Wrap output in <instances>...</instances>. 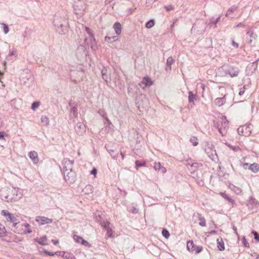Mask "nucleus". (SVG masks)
I'll use <instances>...</instances> for the list:
<instances>
[{"label": "nucleus", "instance_id": "obj_1", "mask_svg": "<svg viewBox=\"0 0 259 259\" xmlns=\"http://www.w3.org/2000/svg\"><path fill=\"white\" fill-rule=\"evenodd\" d=\"M1 214L5 217L8 226L12 231L17 234H22L21 230L19 228L23 227V225L14 214L10 213L7 210H2Z\"/></svg>", "mask_w": 259, "mask_h": 259}, {"label": "nucleus", "instance_id": "obj_2", "mask_svg": "<svg viewBox=\"0 0 259 259\" xmlns=\"http://www.w3.org/2000/svg\"><path fill=\"white\" fill-rule=\"evenodd\" d=\"M1 198L8 202L17 201L22 197V193L21 189L13 187L11 189L3 191L1 194Z\"/></svg>", "mask_w": 259, "mask_h": 259}, {"label": "nucleus", "instance_id": "obj_3", "mask_svg": "<svg viewBox=\"0 0 259 259\" xmlns=\"http://www.w3.org/2000/svg\"><path fill=\"white\" fill-rule=\"evenodd\" d=\"M240 72V70L237 67L229 66L227 69L226 66H223L218 69V73H220L221 75H226L229 74L232 77L237 76Z\"/></svg>", "mask_w": 259, "mask_h": 259}, {"label": "nucleus", "instance_id": "obj_4", "mask_svg": "<svg viewBox=\"0 0 259 259\" xmlns=\"http://www.w3.org/2000/svg\"><path fill=\"white\" fill-rule=\"evenodd\" d=\"M73 7L76 15L81 17L84 15L86 9V4L84 0H75Z\"/></svg>", "mask_w": 259, "mask_h": 259}, {"label": "nucleus", "instance_id": "obj_5", "mask_svg": "<svg viewBox=\"0 0 259 259\" xmlns=\"http://www.w3.org/2000/svg\"><path fill=\"white\" fill-rule=\"evenodd\" d=\"M215 126L217 128L222 136H225L227 133L229 127L228 121L226 116H222L221 120L215 123Z\"/></svg>", "mask_w": 259, "mask_h": 259}, {"label": "nucleus", "instance_id": "obj_6", "mask_svg": "<svg viewBox=\"0 0 259 259\" xmlns=\"http://www.w3.org/2000/svg\"><path fill=\"white\" fill-rule=\"evenodd\" d=\"M252 129V125L251 124H246L239 126L237 129V132L239 135L248 137L251 133Z\"/></svg>", "mask_w": 259, "mask_h": 259}, {"label": "nucleus", "instance_id": "obj_7", "mask_svg": "<svg viewBox=\"0 0 259 259\" xmlns=\"http://www.w3.org/2000/svg\"><path fill=\"white\" fill-rule=\"evenodd\" d=\"M204 150L208 157L212 160L214 161L217 158V152L213 145L208 144L206 145Z\"/></svg>", "mask_w": 259, "mask_h": 259}, {"label": "nucleus", "instance_id": "obj_8", "mask_svg": "<svg viewBox=\"0 0 259 259\" xmlns=\"http://www.w3.org/2000/svg\"><path fill=\"white\" fill-rule=\"evenodd\" d=\"M85 30L89 35L90 42L88 41V39L87 38L84 39V41L87 45H89L90 43L91 48L93 50H95L97 47L96 41L91 30L88 27H85Z\"/></svg>", "mask_w": 259, "mask_h": 259}, {"label": "nucleus", "instance_id": "obj_9", "mask_svg": "<svg viewBox=\"0 0 259 259\" xmlns=\"http://www.w3.org/2000/svg\"><path fill=\"white\" fill-rule=\"evenodd\" d=\"M74 162V160H68L67 158L64 159L62 161L63 172L65 173L66 171L73 170L72 168Z\"/></svg>", "mask_w": 259, "mask_h": 259}, {"label": "nucleus", "instance_id": "obj_10", "mask_svg": "<svg viewBox=\"0 0 259 259\" xmlns=\"http://www.w3.org/2000/svg\"><path fill=\"white\" fill-rule=\"evenodd\" d=\"M65 181L69 183H73L76 180V174L74 171L71 170L63 173Z\"/></svg>", "mask_w": 259, "mask_h": 259}, {"label": "nucleus", "instance_id": "obj_11", "mask_svg": "<svg viewBox=\"0 0 259 259\" xmlns=\"http://www.w3.org/2000/svg\"><path fill=\"white\" fill-rule=\"evenodd\" d=\"M74 128L76 133L79 136L82 135L86 131L85 124L81 122H78L75 126Z\"/></svg>", "mask_w": 259, "mask_h": 259}, {"label": "nucleus", "instance_id": "obj_12", "mask_svg": "<svg viewBox=\"0 0 259 259\" xmlns=\"http://www.w3.org/2000/svg\"><path fill=\"white\" fill-rule=\"evenodd\" d=\"M35 220L40 225L46 224H50L53 222L52 219L43 216L37 217Z\"/></svg>", "mask_w": 259, "mask_h": 259}, {"label": "nucleus", "instance_id": "obj_13", "mask_svg": "<svg viewBox=\"0 0 259 259\" xmlns=\"http://www.w3.org/2000/svg\"><path fill=\"white\" fill-rule=\"evenodd\" d=\"M62 23L60 25V27L56 28L57 32L61 34H64L67 31V25L68 23L66 20L65 19L62 20Z\"/></svg>", "mask_w": 259, "mask_h": 259}, {"label": "nucleus", "instance_id": "obj_14", "mask_svg": "<svg viewBox=\"0 0 259 259\" xmlns=\"http://www.w3.org/2000/svg\"><path fill=\"white\" fill-rule=\"evenodd\" d=\"M152 84V82L149 77H144L141 83L139 84V85L144 89L146 87H150Z\"/></svg>", "mask_w": 259, "mask_h": 259}, {"label": "nucleus", "instance_id": "obj_15", "mask_svg": "<svg viewBox=\"0 0 259 259\" xmlns=\"http://www.w3.org/2000/svg\"><path fill=\"white\" fill-rule=\"evenodd\" d=\"M56 254L61 255L63 257L66 259H74L75 257L73 255L68 252H61L57 251L55 252Z\"/></svg>", "mask_w": 259, "mask_h": 259}, {"label": "nucleus", "instance_id": "obj_16", "mask_svg": "<svg viewBox=\"0 0 259 259\" xmlns=\"http://www.w3.org/2000/svg\"><path fill=\"white\" fill-rule=\"evenodd\" d=\"M29 158L32 159L34 164H36L38 162V154L34 151H30L29 153Z\"/></svg>", "mask_w": 259, "mask_h": 259}, {"label": "nucleus", "instance_id": "obj_17", "mask_svg": "<svg viewBox=\"0 0 259 259\" xmlns=\"http://www.w3.org/2000/svg\"><path fill=\"white\" fill-rule=\"evenodd\" d=\"M153 167L156 171H160L163 174L165 173L166 171V169L163 167L160 162H154Z\"/></svg>", "mask_w": 259, "mask_h": 259}, {"label": "nucleus", "instance_id": "obj_18", "mask_svg": "<svg viewBox=\"0 0 259 259\" xmlns=\"http://www.w3.org/2000/svg\"><path fill=\"white\" fill-rule=\"evenodd\" d=\"M221 16H219L217 18L215 19L214 17H212L210 20L209 23H208V26L209 27H212L213 26V28H215L217 27V24L219 21Z\"/></svg>", "mask_w": 259, "mask_h": 259}, {"label": "nucleus", "instance_id": "obj_19", "mask_svg": "<svg viewBox=\"0 0 259 259\" xmlns=\"http://www.w3.org/2000/svg\"><path fill=\"white\" fill-rule=\"evenodd\" d=\"M226 102V96L222 98H217L215 99L214 103L215 105L221 106L224 105Z\"/></svg>", "mask_w": 259, "mask_h": 259}, {"label": "nucleus", "instance_id": "obj_20", "mask_svg": "<svg viewBox=\"0 0 259 259\" xmlns=\"http://www.w3.org/2000/svg\"><path fill=\"white\" fill-rule=\"evenodd\" d=\"M69 106L71 107L70 116L76 117L78 115L77 109L76 107L72 106L71 102L69 103Z\"/></svg>", "mask_w": 259, "mask_h": 259}, {"label": "nucleus", "instance_id": "obj_21", "mask_svg": "<svg viewBox=\"0 0 259 259\" xmlns=\"http://www.w3.org/2000/svg\"><path fill=\"white\" fill-rule=\"evenodd\" d=\"M116 34L119 35L121 32V25L120 23L116 22L113 26Z\"/></svg>", "mask_w": 259, "mask_h": 259}, {"label": "nucleus", "instance_id": "obj_22", "mask_svg": "<svg viewBox=\"0 0 259 259\" xmlns=\"http://www.w3.org/2000/svg\"><path fill=\"white\" fill-rule=\"evenodd\" d=\"M217 247L219 250L223 251L225 249V245L223 239L220 237L217 239Z\"/></svg>", "mask_w": 259, "mask_h": 259}, {"label": "nucleus", "instance_id": "obj_23", "mask_svg": "<svg viewBox=\"0 0 259 259\" xmlns=\"http://www.w3.org/2000/svg\"><path fill=\"white\" fill-rule=\"evenodd\" d=\"M93 192V187L91 185H87L83 189L82 192L84 194H91Z\"/></svg>", "mask_w": 259, "mask_h": 259}, {"label": "nucleus", "instance_id": "obj_24", "mask_svg": "<svg viewBox=\"0 0 259 259\" xmlns=\"http://www.w3.org/2000/svg\"><path fill=\"white\" fill-rule=\"evenodd\" d=\"M229 188L231 190L233 191L237 194H240L242 192V190L241 189V188L236 187L234 185L232 184L229 185Z\"/></svg>", "mask_w": 259, "mask_h": 259}, {"label": "nucleus", "instance_id": "obj_25", "mask_svg": "<svg viewBox=\"0 0 259 259\" xmlns=\"http://www.w3.org/2000/svg\"><path fill=\"white\" fill-rule=\"evenodd\" d=\"M249 169L254 173L257 172L259 170V164L256 163H253L249 165Z\"/></svg>", "mask_w": 259, "mask_h": 259}, {"label": "nucleus", "instance_id": "obj_26", "mask_svg": "<svg viewBox=\"0 0 259 259\" xmlns=\"http://www.w3.org/2000/svg\"><path fill=\"white\" fill-rule=\"evenodd\" d=\"M35 241L41 245H44L47 244V239L46 236H43L39 238H36L35 239Z\"/></svg>", "mask_w": 259, "mask_h": 259}, {"label": "nucleus", "instance_id": "obj_27", "mask_svg": "<svg viewBox=\"0 0 259 259\" xmlns=\"http://www.w3.org/2000/svg\"><path fill=\"white\" fill-rule=\"evenodd\" d=\"M188 100L190 103H194V100L196 99L197 95L194 94L192 92L189 91L188 92Z\"/></svg>", "mask_w": 259, "mask_h": 259}, {"label": "nucleus", "instance_id": "obj_28", "mask_svg": "<svg viewBox=\"0 0 259 259\" xmlns=\"http://www.w3.org/2000/svg\"><path fill=\"white\" fill-rule=\"evenodd\" d=\"M64 19L63 18H56L54 21V24L56 28L60 27V25H62V20H64Z\"/></svg>", "mask_w": 259, "mask_h": 259}, {"label": "nucleus", "instance_id": "obj_29", "mask_svg": "<svg viewBox=\"0 0 259 259\" xmlns=\"http://www.w3.org/2000/svg\"><path fill=\"white\" fill-rule=\"evenodd\" d=\"M64 19L63 18H56L54 21V24L56 28L60 27V25H62V20H64Z\"/></svg>", "mask_w": 259, "mask_h": 259}, {"label": "nucleus", "instance_id": "obj_30", "mask_svg": "<svg viewBox=\"0 0 259 259\" xmlns=\"http://www.w3.org/2000/svg\"><path fill=\"white\" fill-rule=\"evenodd\" d=\"M64 19L63 18H56L54 21V24L56 28L60 27V25H62V20H64Z\"/></svg>", "mask_w": 259, "mask_h": 259}, {"label": "nucleus", "instance_id": "obj_31", "mask_svg": "<svg viewBox=\"0 0 259 259\" xmlns=\"http://www.w3.org/2000/svg\"><path fill=\"white\" fill-rule=\"evenodd\" d=\"M194 247V243L193 241H188L187 243V248L189 251H193Z\"/></svg>", "mask_w": 259, "mask_h": 259}, {"label": "nucleus", "instance_id": "obj_32", "mask_svg": "<svg viewBox=\"0 0 259 259\" xmlns=\"http://www.w3.org/2000/svg\"><path fill=\"white\" fill-rule=\"evenodd\" d=\"M220 195L223 197L226 200H227V201H228L229 202L231 203H234V200L231 198L230 197H229L228 196V195H227L224 192H221L220 193Z\"/></svg>", "mask_w": 259, "mask_h": 259}, {"label": "nucleus", "instance_id": "obj_33", "mask_svg": "<svg viewBox=\"0 0 259 259\" xmlns=\"http://www.w3.org/2000/svg\"><path fill=\"white\" fill-rule=\"evenodd\" d=\"M175 60L171 57H169L167 59L166 66L171 70V65L174 63Z\"/></svg>", "mask_w": 259, "mask_h": 259}, {"label": "nucleus", "instance_id": "obj_34", "mask_svg": "<svg viewBox=\"0 0 259 259\" xmlns=\"http://www.w3.org/2000/svg\"><path fill=\"white\" fill-rule=\"evenodd\" d=\"M237 9H238V7L235 6H233L231 7L230 8H229L227 12L226 13V16L228 17L231 14V13H232V12L235 11Z\"/></svg>", "mask_w": 259, "mask_h": 259}, {"label": "nucleus", "instance_id": "obj_35", "mask_svg": "<svg viewBox=\"0 0 259 259\" xmlns=\"http://www.w3.org/2000/svg\"><path fill=\"white\" fill-rule=\"evenodd\" d=\"M41 122L44 125H47L49 124V118L46 116H42L41 117Z\"/></svg>", "mask_w": 259, "mask_h": 259}, {"label": "nucleus", "instance_id": "obj_36", "mask_svg": "<svg viewBox=\"0 0 259 259\" xmlns=\"http://www.w3.org/2000/svg\"><path fill=\"white\" fill-rule=\"evenodd\" d=\"M108 151L109 152V153H110V154L111 155L113 158L116 159L117 157L118 153L117 152H116L114 150L109 149L108 150Z\"/></svg>", "mask_w": 259, "mask_h": 259}, {"label": "nucleus", "instance_id": "obj_37", "mask_svg": "<svg viewBox=\"0 0 259 259\" xmlns=\"http://www.w3.org/2000/svg\"><path fill=\"white\" fill-rule=\"evenodd\" d=\"M102 77L103 78V79L106 81V82H108V76L107 74V70L106 69V70H103L102 71Z\"/></svg>", "mask_w": 259, "mask_h": 259}, {"label": "nucleus", "instance_id": "obj_38", "mask_svg": "<svg viewBox=\"0 0 259 259\" xmlns=\"http://www.w3.org/2000/svg\"><path fill=\"white\" fill-rule=\"evenodd\" d=\"M154 25V21L153 20H150L148 21L146 24L145 27L147 28H150Z\"/></svg>", "mask_w": 259, "mask_h": 259}, {"label": "nucleus", "instance_id": "obj_39", "mask_svg": "<svg viewBox=\"0 0 259 259\" xmlns=\"http://www.w3.org/2000/svg\"><path fill=\"white\" fill-rule=\"evenodd\" d=\"M101 224L102 226L106 230L110 228V224L108 221H106V222L103 221V223H101Z\"/></svg>", "mask_w": 259, "mask_h": 259}, {"label": "nucleus", "instance_id": "obj_40", "mask_svg": "<svg viewBox=\"0 0 259 259\" xmlns=\"http://www.w3.org/2000/svg\"><path fill=\"white\" fill-rule=\"evenodd\" d=\"M1 25L3 26L4 32L5 33V34H7L10 30L8 26L5 23H2Z\"/></svg>", "mask_w": 259, "mask_h": 259}, {"label": "nucleus", "instance_id": "obj_41", "mask_svg": "<svg viewBox=\"0 0 259 259\" xmlns=\"http://www.w3.org/2000/svg\"><path fill=\"white\" fill-rule=\"evenodd\" d=\"M162 235L165 238H168L170 236L169 232L165 229L162 230Z\"/></svg>", "mask_w": 259, "mask_h": 259}, {"label": "nucleus", "instance_id": "obj_42", "mask_svg": "<svg viewBox=\"0 0 259 259\" xmlns=\"http://www.w3.org/2000/svg\"><path fill=\"white\" fill-rule=\"evenodd\" d=\"M231 149H232V150L234 151H238L240 148L239 147V146H232L229 144H227L226 143V144Z\"/></svg>", "mask_w": 259, "mask_h": 259}, {"label": "nucleus", "instance_id": "obj_43", "mask_svg": "<svg viewBox=\"0 0 259 259\" xmlns=\"http://www.w3.org/2000/svg\"><path fill=\"white\" fill-rule=\"evenodd\" d=\"M6 234V230L4 227L0 224V236H5Z\"/></svg>", "mask_w": 259, "mask_h": 259}, {"label": "nucleus", "instance_id": "obj_44", "mask_svg": "<svg viewBox=\"0 0 259 259\" xmlns=\"http://www.w3.org/2000/svg\"><path fill=\"white\" fill-rule=\"evenodd\" d=\"M135 164H136V168L137 169H138L139 167L144 166L145 162H142L139 160H137L135 162Z\"/></svg>", "mask_w": 259, "mask_h": 259}, {"label": "nucleus", "instance_id": "obj_45", "mask_svg": "<svg viewBox=\"0 0 259 259\" xmlns=\"http://www.w3.org/2000/svg\"><path fill=\"white\" fill-rule=\"evenodd\" d=\"M188 164L190 165L191 167L192 168H194V170H193L194 171H195V168H197L199 166H201L202 165L201 164L198 163H192V164H190V163H188Z\"/></svg>", "mask_w": 259, "mask_h": 259}, {"label": "nucleus", "instance_id": "obj_46", "mask_svg": "<svg viewBox=\"0 0 259 259\" xmlns=\"http://www.w3.org/2000/svg\"><path fill=\"white\" fill-rule=\"evenodd\" d=\"M197 139L196 137H193L191 138L190 141L192 143L193 145L194 146H197L198 144V142L197 141Z\"/></svg>", "mask_w": 259, "mask_h": 259}, {"label": "nucleus", "instance_id": "obj_47", "mask_svg": "<svg viewBox=\"0 0 259 259\" xmlns=\"http://www.w3.org/2000/svg\"><path fill=\"white\" fill-rule=\"evenodd\" d=\"M247 34L251 38H253L254 40L255 39L256 35L252 31H248L247 32Z\"/></svg>", "mask_w": 259, "mask_h": 259}, {"label": "nucleus", "instance_id": "obj_48", "mask_svg": "<svg viewBox=\"0 0 259 259\" xmlns=\"http://www.w3.org/2000/svg\"><path fill=\"white\" fill-rule=\"evenodd\" d=\"M73 239L75 240V241L77 243H80L83 239V238L80 236H78L76 235H74L73 236Z\"/></svg>", "mask_w": 259, "mask_h": 259}, {"label": "nucleus", "instance_id": "obj_49", "mask_svg": "<svg viewBox=\"0 0 259 259\" xmlns=\"http://www.w3.org/2000/svg\"><path fill=\"white\" fill-rule=\"evenodd\" d=\"M39 102H33L31 105V109L33 110H35L39 106Z\"/></svg>", "mask_w": 259, "mask_h": 259}, {"label": "nucleus", "instance_id": "obj_50", "mask_svg": "<svg viewBox=\"0 0 259 259\" xmlns=\"http://www.w3.org/2000/svg\"><path fill=\"white\" fill-rule=\"evenodd\" d=\"M128 211L133 213H137L138 212V209L135 206H132L131 208L129 209Z\"/></svg>", "mask_w": 259, "mask_h": 259}, {"label": "nucleus", "instance_id": "obj_51", "mask_svg": "<svg viewBox=\"0 0 259 259\" xmlns=\"http://www.w3.org/2000/svg\"><path fill=\"white\" fill-rule=\"evenodd\" d=\"M200 222L199 224L202 226L204 227L206 226L205 220L204 218H199Z\"/></svg>", "mask_w": 259, "mask_h": 259}, {"label": "nucleus", "instance_id": "obj_52", "mask_svg": "<svg viewBox=\"0 0 259 259\" xmlns=\"http://www.w3.org/2000/svg\"><path fill=\"white\" fill-rule=\"evenodd\" d=\"M249 203L251 204L256 205L258 202L255 198L251 197L249 200Z\"/></svg>", "mask_w": 259, "mask_h": 259}, {"label": "nucleus", "instance_id": "obj_53", "mask_svg": "<svg viewBox=\"0 0 259 259\" xmlns=\"http://www.w3.org/2000/svg\"><path fill=\"white\" fill-rule=\"evenodd\" d=\"M106 231H107V234L108 235V237H112L113 235H112V231L111 228L110 227V228L106 229Z\"/></svg>", "mask_w": 259, "mask_h": 259}, {"label": "nucleus", "instance_id": "obj_54", "mask_svg": "<svg viewBox=\"0 0 259 259\" xmlns=\"http://www.w3.org/2000/svg\"><path fill=\"white\" fill-rule=\"evenodd\" d=\"M101 212L100 211H97L96 212V213L95 214L96 215V220L97 222H100L101 220V216H100V213Z\"/></svg>", "mask_w": 259, "mask_h": 259}, {"label": "nucleus", "instance_id": "obj_55", "mask_svg": "<svg viewBox=\"0 0 259 259\" xmlns=\"http://www.w3.org/2000/svg\"><path fill=\"white\" fill-rule=\"evenodd\" d=\"M252 233L254 236V239L259 242V234L257 233V232L255 231H252Z\"/></svg>", "mask_w": 259, "mask_h": 259}, {"label": "nucleus", "instance_id": "obj_56", "mask_svg": "<svg viewBox=\"0 0 259 259\" xmlns=\"http://www.w3.org/2000/svg\"><path fill=\"white\" fill-rule=\"evenodd\" d=\"M81 244L82 245H84L85 246H89V242L87 241L84 240L83 239L82 240V241L81 242Z\"/></svg>", "mask_w": 259, "mask_h": 259}, {"label": "nucleus", "instance_id": "obj_57", "mask_svg": "<svg viewBox=\"0 0 259 259\" xmlns=\"http://www.w3.org/2000/svg\"><path fill=\"white\" fill-rule=\"evenodd\" d=\"M245 87H243V88H241L239 92V95L240 96L242 95L245 92Z\"/></svg>", "mask_w": 259, "mask_h": 259}, {"label": "nucleus", "instance_id": "obj_58", "mask_svg": "<svg viewBox=\"0 0 259 259\" xmlns=\"http://www.w3.org/2000/svg\"><path fill=\"white\" fill-rule=\"evenodd\" d=\"M115 38V36H113L112 37H108V36H106L105 38V40L108 42H110V40L112 38V39H114Z\"/></svg>", "mask_w": 259, "mask_h": 259}, {"label": "nucleus", "instance_id": "obj_59", "mask_svg": "<svg viewBox=\"0 0 259 259\" xmlns=\"http://www.w3.org/2000/svg\"><path fill=\"white\" fill-rule=\"evenodd\" d=\"M44 252L46 254L50 255V256H53L55 254V253H53L52 252H50V251H47L46 250L44 251Z\"/></svg>", "mask_w": 259, "mask_h": 259}, {"label": "nucleus", "instance_id": "obj_60", "mask_svg": "<svg viewBox=\"0 0 259 259\" xmlns=\"http://www.w3.org/2000/svg\"><path fill=\"white\" fill-rule=\"evenodd\" d=\"M165 8L167 11H170V10H171L174 9V7L172 5H169V6H165Z\"/></svg>", "mask_w": 259, "mask_h": 259}, {"label": "nucleus", "instance_id": "obj_61", "mask_svg": "<svg viewBox=\"0 0 259 259\" xmlns=\"http://www.w3.org/2000/svg\"><path fill=\"white\" fill-rule=\"evenodd\" d=\"M202 249V247H201V246H197L196 247V253H198L201 252Z\"/></svg>", "mask_w": 259, "mask_h": 259}, {"label": "nucleus", "instance_id": "obj_62", "mask_svg": "<svg viewBox=\"0 0 259 259\" xmlns=\"http://www.w3.org/2000/svg\"><path fill=\"white\" fill-rule=\"evenodd\" d=\"M232 45L236 48H238V46H239L237 42H235V41L234 40H232Z\"/></svg>", "mask_w": 259, "mask_h": 259}, {"label": "nucleus", "instance_id": "obj_63", "mask_svg": "<svg viewBox=\"0 0 259 259\" xmlns=\"http://www.w3.org/2000/svg\"><path fill=\"white\" fill-rule=\"evenodd\" d=\"M97 169L95 168H94L91 172V174H92V175H96V174H97Z\"/></svg>", "mask_w": 259, "mask_h": 259}, {"label": "nucleus", "instance_id": "obj_64", "mask_svg": "<svg viewBox=\"0 0 259 259\" xmlns=\"http://www.w3.org/2000/svg\"><path fill=\"white\" fill-rule=\"evenodd\" d=\"M108 123V124H111V122H110V121L108 119V118H105V121L104 122V124H107Z\"/></svg>", "mask_w": 259, "mask_h": 259}]
</instances>
